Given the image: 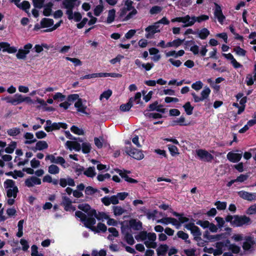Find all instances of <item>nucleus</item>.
<instances>
[{
  "instance_id": "1",
  "label": "nucleus",
  "mask_w": 256,
  "mask_h": 256,
  "mask_svg": "<svg viewBox=\"0 0 256 256\" xmlns=\"http://www.w3.org/2000/svg\"><path fill=\"white\" fill-rule=\"evenodd\" d=\"M78 0H64L62 2V8L66 9V14L69 20H74L76 22H79L82 20V16L80 12H73V10L76 6V2Z\"/></svg>"
},
{
  "instance_id": "2",
  "label": "nucleus",
  "mask_w": 256,
  "mask_h": 256,
  "mask_svg": "<svg viewBox=\"0 0 256 256\" xmlns=\"http://www.w3.org/2000/svg\"><path fill=\"white\" fill-rule=\"evenodd\" d=\"M75 216L80 219V221L84 224L85 227L92 230H96V227L94 226L96 223V220L94 216H88L82 212L78 210L75 212Z\"/></svg>"
},
{
  "instance_id": "3",
  "label": "nucleus",
  "mask_w": 256,
  "mask_h": 256,
  "mask_svg": "<svg viewBox=\"0 0 256 256\" xmlns=\"http://www.w3.org/2000/svg\"><path fill=\"white\" fill-rule=\"evenodd\" d=\"M184 228L190 231L191 234L194 236V240L198 242V246H204L205 245V243L207 242V241L203 242L200 236H202V232L200 228L195 226L194 222H190L184 224Z\"/></svg>"
},
{
  "instance_id": "4",
  "label": "nucleus",
  "mask_w": 256,
  "mask_h": 256,
  "mask_svg": "<svg viewBox=\"0 0 256 256\" xmlns=\"http://www.w3.org/2000/svg\"><path fill=\"white\" fill-rule=\"evenodd\" d=\"M127 144H129L130 146L124 148V151L126 154L138 160H142L144 158V155L141 150L132 147L130 142H128Z\"/></svg>"
},
{
  "instance_id": "5",
  "label": "nucleus",
  "mask_w": 256,
  "mask_h": 256,
  "mask_svg": "<svg viewBox=\"0 0 256 256\" xmlns=\"http://www.w3.org/2000/svg\"><path fill=\"white\" fill-rule=\"evenodd\" d=\"M251 219L245 215H234L233 220V226L240 227L244 225L248 226L252 224Z\"/></svg>"
},
{
  "instance_id": "6",
  "label": "nucleus",
  "mask_w": 256,
  "mask_h": 256,
  "mask_svg": "<svg viewBox=\"0 0 256 256\" xmlns=\"http://www.w3.org/2000/svg\"><path fill=\"white\" fill-rule=\"evenodd\" d=\"M60 128L66 129L68 124L62 122L52 123V121L48 120H46V126L44 127V130L48 132L60 130Z\"/></svg>"
},
{
  "instance_id": "7",
  "label": "nucleus",
  "mask_w": 256,
  "mask_h": 256,
  "mask_svg": "<svg viewBox=\"0 0 256 256\" xmlns=\"http://www.w3.org/2000/svg\"><path fill=\"white\" fill-rule=\"evenodd\" d=\"M211 90L210 88L208 87H204V89L201 92L200 96H198L195 92H192V96L194 98V102H202L204 100L208 98L210 94Z\"/></svg>"
},
{
  "instance_id": "8",
  "label": "nucleus",
  "mask_w": 256,
  "mask_h": 256,
  "mask_svg": "<svg viewBox=\"0 0 256 256\" xmlns=\"http://www.w3.org/2000/svg\"><path fill=\"white\" fill-rule=\"evenodd\" d=\"M196 152L200 159L204 162H210L214 158V156L205 150L199 149Z\"/></svg>"
},
{
  "instance_id": "9",
  "label": "nucleus",
  "mask_w": 256,
  "mask_h": 256,
  "mask_svg": "<svg viewBox=\"0 0 256 256\" xmlns=\"http://www.w3.org/2000/svg\"><path fill=\"white\" fill-rule=\"evenodd\" d=\"M32 98L29 96H23L22 95L19 94H16L14 95V98H12V101L10 102V104L12 105L16 106L23 102H26V103H32Z\"/></svg>"
},
{
  "instance_id": "10",
  "label": "nucleus",
  "mask_w": 256,
  "mask_h": 256,
  "mask_svg": "<svg viewBox=\"0 0 256 256\" xmlns=\"http://www.w3.org/2000/svg\"><path fill=\"white\" fill-rule=\"evenodd\" d=\"M160 24V20L156 22L154 25L149 26L145 30L148 32L146 34V37L148 38H151L152 36L156 32H160V30L158 28Z\"/></svg>"
},
{
  "instance_id": "11",
  "label": "nucleus",
  "mask_w": 256,
  "mask_h": 256,
  "mask_svg": "<svg viewBox=\"0 0 256 256\" xmlns=\"http://www.w3.org/2000/svg\"><path fill=\"white\" fill-rule=\"evenodd\" d=\"M209 19V16L206 14H202L198 16H192L191 17V20L188 23L185 24L183 27H188L192 26L196 22H201L203 21L207 20Z\"/></svg>"
},
{
  "instance_id": "12",
  "label": "nucleus",
  "mask_w": 256,
  "mask_h": 256,
  "mask_svg": "<svg viewBox=\"0 0 256 256\" xmlns=\"http://www.w3.org/2000/svg\"><path fill=\"white\" fill-rule=\"evenodd\" d=\"M20 0H11L10 2H14V4L20 9L24 10L30 16V14L29 12V9L30 7V2L27 0H24L21 4H18Z\"/></svg>"
},
{
  "instance_id": "13",
  "label": "nucleus",
  "mask_w": 256,
  "mask_h": 256,
  "mask_svg": "<svg viewBox=\"0 0 256 256\" xmlns=\"http://www.w3.org/2000/svg\"><path fill=\"white\" fill-rule=\"evenodd\" d=\"M238 196L244 200L252 202L256 200V192H248L244 190L238 192Z\"/></svg>"
},
{
  "instance_id": "14",
  "label": "nucleus",
  "mask_w": 256,
  "mask_h": 256,
  "mask_svg": "<svg viewBox=\"0 0 256 256\" xmlns=\"http://www.w3.org/2000/svg\"><path fill=\"white\" fill-rule=\"evenodd\" d=\"M215 9L214 11V16L218 18V22L220 24H222L226 18L225 16L223 14L221 6L217 3H214Z\"/></svg>"
},
{
  "instance_id": "15",
  "label": "nucleus",
  "mask_w": 256,
  "mask_h": 256,
  "mask_svg": "<svg viewBox=\"0 0 256 256\" xmlns=\"http://www.w3.org/2000/svg\"><path fill=\"white\" fill-rule=\"evenodd\" d=\"M244 240L245 241L243 242L242 248L245 251L250 250L252 246L255 244L254 238L251 236H246Z\"/></svg>"
},
{
  "instance_id": "16",
  "label": "nucleus",
  "mask_w": 256,
  "mask_h": 256,
  "mask_svg": "<svg viewBox=\"0 0 256 256\" xmlns=\"http://www.w3.org/2000/svg\"><path fill=\"white\" fill-rule=\"evenodd\" d=\"M2 49L3 52L8 54H14L17 52V48L14 46H11L7 42H0V50Z\"/></svg>"
},
{
  "instance_id": "17",
  "label": "nucleus",
  "mask_w": 256,
  "mask_h": 256,
  "mask_svg": "<svg viewBox=\"0 0 256 256\" xmlns=\"http://www.w3.org/2000/svg\"><path fill=\"white\" fill-rule=\"evenodd\" d=\"M242 154L234 153L232 152H228L226 158L228 160L232 162H238L242 158Z\"/></svg>"
},
{
  "instance_id": "18",
  "label": "nucleus",
  "mask_w": 256,
  "mask_h": 256,
  "mask_svg": "<svg viewBox=\"0 0 256 256\" xmlns=\"http://www.w3.org/2000/svg\"><path fill=\"white\" fill-rule=\"evenodd\" d=\"M66 145L70 150L74 149L76 151L79 152L81 150V146L77 142L68 140L66 143Z\"/></svg>"
},
{
  "instance_id": "19",
  "label": "nucleus",
  "mask_w": 256,
  "mask_h": 256,
  "mask_svg": "<svg viewBox=\"0 0 256 256\" xmlns=\"http://www.w3.org/2000/svg\"><path fill=\"white\" fill-rule=\"evenodd\" d=\"M89 216H94L95 218H96L98 220H100L101 219H108V216L104 212H98V214L96 211L94 209H92V210L90 212Z\"/></svg>"
},
{
  "instance_id": "20",
  "label": "nucleus",
  "mask_w": 256,
  "mask_h": 256,
  "mask_svg": "<svg viewBox=\"0 0 256 256\" xmlns=\"http://www.w3.org/2000/svg\"><path fill=\"white\" fill-rule=\"evenodd\" d=\"M48 146L46 141L39 140L36 143V147L32 148V150L34 152H36L37 150H42L44 149H46Z\"/></svg>"
},
{
  "instance_id": "21",
  "label": "nucleus",
  "mask_w": 256,
  "mask_h": 256,
  "mask_svg": "<svg viewBox=\"0 0 256 256\" xmlns=\"http://www.w3.org/2000/svg\"><path fill=\"white\" fill-rule=\"evenodd\" d=\"M129 226L134 230H140L142 228V223L140 221H136L135 219H132L129 221Z\"/></svg>"
},
{
  "instance_id": "22",
  "label": "nucleus",
  "mask_w": 256,
  "mask_h": 256,
  "mask_svg": "<svg viewBox=\"0 0 256 256\" xmlns=\"http://www.w3.org/2000/svg\"><path fill=\"white\" fill-rule=\"evenodd\" d=\"M54 21L52 18H43L40 21L42 28H50L54 25Z\"/></svg>"
},
{
  "instance_id": "23",
  "label": "nucleus",
  "mask_w": 256,
  "mask_h": 256,
  "mask_svg": "<svg viewBox=\"0 0 256 256\" xmlns=\"http://www.w3.org/2000/svg\"><path fill=\"white\" fill-rule=\"evenodd\" d=\"M72 202L70 198L67 196L62 197V205L64 206V209L66 211H70V208L72 207Z\"/></svg>"
},
{
  "instance_id": "24",
  "label": "nucleus",
  "mask_w": 256,
  "mask_h": 256,
  "mask_svg": "<svg viewBox=\"0 0 256 256\" xmlns=\"http://www.w3.org/2000/svg\"><path fill=\"white\" fill-rule=\"evenodd\" d=\"M172 214L173 216L178 217V221L180 222V226L181 224H184V222H187L189 221V218L184 216V213H178L176 212H172Z\"/></svg>"
},
{
  "instance_id": "25",
  "label": "nucleus",
  "mask_w": 256,
  "mask_h": 256,
  "mask_svg": "<svg viewBox=\"0 0 256 256\" xmlns=\"http://www.w3.org/2000/svg\"><path fill=\"white\" fill-rule=\"evenodd\" d=\"M188 124L186 122L185 118L184 116H181L179 118H178L176 120H174L172 122L171 126H175L176 125H179L180 126H188Z\"/></svg>"
},
{
  "instance_id": "26",
  "label": "nucleus",
  "mask_w": 256,
  "mask_h": 256,
  "mask_svg": "<svg viewBox=\"0 0 256 256\" xmlns=\"http://www.w3.org/2000/svg\"><path fill=\"white\" fill-rule=\"evenodd\" d=\"M78 208L80 210L86 213L88 216H89L90 212L92 210L90 206L88 204H82L78 205Z\"/></svg>"
},
{
  "instance_id": "27",
  "label": "nucleus",
  "mask_w": 256,
  "mask_h": 256,
  "mask_svg": "<svg viewBox=\"0 0 256 256\" xmlns=\"http://www.w3.org/2000/svg\"><path fill=\"white\" fill-rule=\"evenodd\" d=\"M74 106L76 108L78 109V111L79 112H81L84 114H86V106H83L82 99H78L77 102L74 104Z\"/></svg>"
},
{
  "instance_id": "28",
  "label": "nucleus",
  "mask_w": 256,
  "mask_h": 256,
  "mask_svg": "<svg viewBox=\"0 0 256 256\" xmlns=\"http://www.w3.org/2000/svg\"><path fill=\"white\" fill-rule=\"evenodd\" d=\"M24 138L28 140L24 142L25 144H31L36 142V140L34 138V134L30 132H26L24 135Z\"/></svg>"
},
{
  "instance_id": "29",
  "label": "nucleus",
  "mask_w": 256,
  "mask_h": 256,
  "mask_svg": "<svg viewBox=\"0 0 256 256\" xmlns=\"http://www.w3.org/2000/svg\"><path fill=\"white\" fill-rule=\"evenodd\" d=\"M18 192V190L17 186L14 187V188L8 189L6 192V196L8 198H10L13 197L16 198L17 196V194Z\"/></svg>"
},
{
  "instance_id": "30",
  "label": "nucleus",
  "mask_w": 256,
  "mask_h": 256,
  "mask_svg": "<svg viewBox=\"0 0 256 256\" xmlns=\"http://www.w3.org/2000/svg\"><path fill=\"white\" fill-rule=\"evenodd\" d=\"M196 32L198 34V36L202 40H206L210 34V31L206 28H203Z\"/></svg>"
},
{
  "instance_id": "31",
  "label": "nucleus",
  "mask_w": 256,
  "mask_h": 256,
  "mask_svg": "<svg viewBox=\"0 0 256 256\" xmlns=\"http://www.w3.org/2000/svg\"><path fill=\"white\" fill-rule=\"evenodd\" d=\"M116 16V10L114 9L110 10L108 12V16L106 20V23L111 24L114 20Z\"/></svg>"
},
{
  "instance_id": "32",
  "label": "nucleus",
  "mask_w": 256,
  "mask_h": 256,
  "mask_svg": "<svg viewBox=\"0 0 256 256\" xmlns=\"http://www.w3.org/2000/svg\"><path fill=\"white\" fill-rule=\"evenodd\" d=\"M185 39L180 40V38H177L174 40L172 42H168L166 44L167 46H175L178 47L180 46L182 43L184 41Z\"/></svg>"
},
{
  "instance_id": "33",
  "label": "nucleus",
  "mask_w": 256,
  "mask_h": 256,
  "mask_svg": "<svg viewBox=\"0 0 256 256\" xmlns=\"http://www.w3.org/2000/svg\"><path fill=\"white\" fill-rule=\"evenodd\" d=\"M84 174L88 177L94 178L96 174L94 167H89L84 172Z\"/></svg>"
},
{
  "instance_id": "34",
  "label": "nucleus",
  "mask_w": 256,
  "mask_h": 256,
  "mask_svg": "<svg viewBox=\"0 0 256 256\" xmlns=\"http://www.w3.org/2000/svg\"><path fill=\"white\" fill-rule=\"evenodd\" d=\"M176 236L178 238H180L183 240H184L185 242L188 244H190V240H188V234L182 230H180L177 232Z\"/></svg>"
},
{
  "instance_id": "35",
  "label": "nucleus",
  "mask_w": 256,
  "mask_h": 256,
  "mask_svg": "<svg viewBox=\"0 0 256 256\" xmlns=\"http://www.w3.org/2000/svg\"><path fill=\"white\" fill-rule=\"evenodd\" d=\"M60 168L55 164H51L48 168V172L52 174H56L60 172Z\"/></svg>"
},
{
  "instance_id": "36",
  "label": "nucleus",
  "mask_w": 256,
  "mask_h": 256,
  "mask_svg": "<svg viewBox=\"0 0 256 256\" xmlns=\"http://www.w3.org/2000/svg\"><path fill=\"white\" fill-rule=\"evenodd\" d=\"M168 150H169L170 154L172 156H174L176 155L179 154L178 150L176 146H175L174 145H172V144H168Z\"/></svg>"
},
{
  "instance_id": "37",
  "label": "nucleus",
  "mask_w": 256,
  "mask_h": 256,
  "mask_svg": "<svg viewBox=\"0 0 256 256\" xmlns=\"http://www.w3.org/2000/svg\"><path fill=\"white\" fill-rule=\"evenodd\" d=\"M16 147V142L12 141L10 142V144H9L8 146L5 148L4 151L8 154H12L13 153Z\"/></svg>"
},
{
  "instance_id": "38",
  "label": "nucleus",
  "mask_w": 256,
  "mask_h": 256,
  "mask_svg": "<svg viewBox=\"0 0 256 256\" xmlns=\"http://www.w3.org/2000/svg\"><path fill=\"white\" fill-rule=\"evenodd\" d=\"M183 108L188 115H191L192 114L194 107L191 106L190 103L189 102H186L183 106Z\"/></svg>"
},
{
  "instance_id": "39",
  "label": "nucleus",
  "mask_w": 256,
  "mask_h": 256,
  "mask_svg": "<svg viewBox=\"0 0 256 256\" xmlns=\"http://www.w3.org/2000/svg\"><path fill=\"white\" fill-rule=\"evenodd\" d=\"M107 230L106 226L103 223L99 222L98 224L97 228H96V230H94L93 232L99 233L100 232H105Z\"/></svg>"
},
{
  "instance_id": "40",
  "label": "nucleus",
  "mask_w": 256,
  "mask_h": 256,
  "mask_svg": "<svg viewBox=\"0 0 256 256\" xmlns=\"http://www.w3.org/2000/svg\"><path fill=\"white\" fill-rule=\"evenodd\" d=\"M91 145L88 142H83L82 144V150L84 154H87L91 150Z\"/></svg>"
},
{
  "instance_id": "41",
  "label": "nucleus",
  "mask_w": 256,
  "mask_h": 256,
  "mask_svg": "<svg viewBox=\"0 0 256 256\" xmlns=\"http://www.w3.org/2000/svg\"><path fill=\"white\" fill-rule=\"evenodd\" d=\"M112 210L114 214L116 216L122 215L125 211L120 206H113Z\"/></svg>"
},
{
  "instance_id": "42",
  "label": "nucleus",
  "mask_w": 256,
  "mask_h": 256,
  "mask_svg": "<svg viewBox=\"0 0 256 256\" xmlns=\"http://www.w3.org/2000/svg\"><path fill=\"white\" fill-rule=\"evenodd\" d=\"M148 111H154L156 110L158 112H160V105H158V102L157 101L150 104L148 106Z\"/></svg>"
},
{
  "instance_id": "43",
  "label": "nucleus",
  "mask_w": 256,
  "mask_h": 256,
  "mask_svg": "<svg viewBox=\"0 0 256 256\" xmlns=\"http://www.w3.org/2000/svg\"><path fill=\"white\" fill-rule=\"evenodd\" d=\"M20 132V129L18 128H10L8 130L7 133L8 135L12 136H14Z\"/></svg>"
},
{
  "instance_id": "44",
  "label": "nucleus",
  "mask_w": 256,
  "mask_h": 256,
  "mask_svg": "<svg viewBox=\"0 0 256 256\" xmlns=\"http://www.w3.org/2000/svg\"><path fill=\"white\" fill-rule=\"evenodd\" d=\"M144 116L148 118H152V119H158L160 118V112H146V111H145Z\"/></svg>"
},
{
  "instance_id": "45",
  "label": "nucleus",
  "mask_w": 256,
  "mask_h": 256,
  "mask_svg": "<svg viewBox=\"0 0 256 256\" xmlns=\"http://www.w3.org/2000/svg\"><path fill=\"white\" fill-rule=\"evenodd\" d=\"M234 51L236 54L240 56H246V50L241 48L240 46H236L234 48Z\"/></svg>"
},
{
  "instance_id": "46",
  "label": "nucleus",
  "mask_w": 256,
  "mask_h": 256,
  "mask_svg": "<svg viewBox=\"0 0 256 256\" xmlns=\"http://www.w3.org/2000/svg\"><path fill=\"white\" fill-rule=\"evenodd\" d=\"M132 104L131 102L129 100L128 102L125 104H122L120 106V110L122 112H128L132 107Z\"/></svg>"
},
{
  "instance_id": "47",
  "label": "nucleus",
  "mask_w": 256,
  "mask_h": 256,
  "mask_svg": "<svg viewBox=\"0 0 256 256\" xmlns=\"http://www.w3.org/2000/svg\"><path fill=\"white\" fill-rule=\"evenodd\" d=\"M125 240L130 245H132L134 243V240L132 234L129 232H126L124 236Z\"/></svg>"
},
{
  "instance_id": "48",
  "label": "nucleus",
  "mask_w": 256,
  "mask_h": 256,
  "mask_svg": "<svg viewBox=\"0 0 256 256\" xmlns=\"http://www.w3.org/2000/svg\"><path fill=\"white\" fill-rule=\"evenodd\" d=\"M27 54L25 50L22 49H19L16 54V56L17 58L19 60H24L26 58Z\"/></svg>"
},
{
  "instance_id": "49",
  "label": "nucleus",
  "mask_w": 256,
  "mask_h": 256,
  "mask_svg": "<svg viewBox=\"0 0 256 256\" xmlns=\"http://www.w3.org/2000/svg\"><path fill=\"white\" fill-rule=\"evenodd\" d=\"M4 186L6 188H14V187L16 186H15V182L12 180L7 179L4 182Z\"/></svg>"
},
{
  "instance_id": "50",
  "label": "nucleus",
  "mask_w": 256,
  "mask_h": 256,
  "mask_svg": "<svg viewBox=\"0 0 256 256\" xmlns=\"http://www.w3.org/2000/svg\"><path fill=\"white\" fill-rule=\"evenodd\" d=\"M228 250H231L232 254H238L240 252V248L235 244H232L229 246Z\"/></svg>"
},
{
  "instance_id": "51",
  "label": "nucleus",
  "mask_w": 256,
  "mask_h": 256,
  "mask_svg": "<svg viewBox=\"0 0 256 256\" xmlns=\"http://www.w3.org/2000/svg\"><path fill=\"white\" fill-rule=\"evenodd\" d=\"M62 22V20H60L58 22H56L54 25L53 26L52 28H50L46 30H43L42 32H52L56 29H57L59 26H60Z\"/></svg>"
},
{
  "instance_id": "52",
  "label": "nucleus",
  "mask_w": 256,
  "mask_h": 256,
  "mask_svg": "<svg viewBox=\"0 0 256 256\" xmlns=\"http://www.w3.org/2000/svg\"><path fill=\"white\" fill-rule=\"evenodd\" d=\"M104 10V6L102 4H98L96 6L95 8H94V14L98 16H99L100 14L103 12Z\"/></svg>"
},
{
  "instance_id": "53",
  "label": "nucleus",
  "mask_w": 256,
  "mask_h": 256,
  "mask_svg": "<svg viewBox=\"0 0 256 256\" xmlns=\"http://www.w3.org/2000/svg\"><path fill=\"white\" fill-rule=\"evenodd\" d=\"M70 130L73 133L76 134L78 135H82L84 134V130L82 129L78 128V126H72L70 128Z\"/></svg>"
},
{
  "instance_id": "54",
  "label": "nucleus",
  "mask_w": 256,
  "mask_h": 256,
  "mask_svg": "<svg viewBox=\"0 0 256 256\" xmlns=\"http://www.w3.org/2000/svg\"><path fill=\"white\" fill-rule=\"evenodd\" d=\"M141 94L140 92H136L134 97L130 98L129 100L131 102L132 104L134 102H136V104L142 103L140 102Z\"/></svg>"
},
{
  "instance_id": "55",
  "label": "nucleus",
  "mask_w": 256,
  "mask_h": 256,
  "mask_svg": "<svg viewBox=\"0 0 256 256\" xmlns=\"http://www.w3.org/2000/svg\"><path fill=\"white\" fill-rule=\"evenodd\" d=\"M218 210H224L226 208V202H225L217 201L214 204Z\"/></svg>"
},
{
  "instance_id": "56",
  "label": "nucleus",
  "mask_w": 256,
  "mask_h": 256,
  "mask_svg": "<svg viewBox=\"0 0 256 256\" xmlns=\"http://www.w3.org/2000/svg\"><path fill=\"white\" fill-rule=\"evenodd\" d=\"M38 248L36 245L34 244L32 246V247H31V250H32L31 256H44V254H42L38 253Z\"/></svg>"
},
{
  "instance_id": "57",
  "label": "nucleus",
  "mask_w": 256,
  "mask_h": 256,
  "mask_svg": "<svg viewBox=\"0 0 256 256\" xmlns=\"http://www.w3.org/2000/svg\"><path fill=\"white\" fill-rule=\"evenodd\" d=\"M196 224L204 228H208L210 226V222L208 220H198L196 222Z\"/></svg>"
},
{
  "instance_id": "58",
  "label": "nucleus",
  "mask_w": 256,
  "mask_h": 256,
  "mask_svg": "<svg viewBox=\"0 0 256 256\" xmlns=\"http://www.w3.org/2000/svg\"><path fill=\"white\" fill-rule=\"evenodd\" d=\"M66 59L67 60H68L72 63H74L75 66H81L82 64V62L80 60L76 58H72L70 57H66Z\"/></svg>"
},
{
  "instance_id": "59",
  "label": "nucleus",
  "mask_w": 256,
  "mask_h": 256,
  "mask_svg": "<svg viewBox=\"0 0 256 256\" xmlns=\"http://www.w3.org/2000/svg\"><path fill=\"white\" fill-rule=\"evenodd\" d=\"M203 86V84L200 80H198L192 84V88L196 90H199Z\"/></svg>"
},
{
  "instance_id": "60",
  "label": "nucleus",
  "mask_w": 256,
  "mask_h": 256,
  "mask_svg": "<svg viewBox=\"0 0 256 256\" xmlns=\"http://www.w3.org/2000/svg\"><path fill=\"white\" fill-rule=\"evenodd\" d=\"M44 0H32L34 6L35 8H41L44 6Z\"/></svg>"
},
{
  "instance_id": "61",
  "label": "nucleus",
  "mask_w": 256,
  "mask_h": 256,
  "mask_svg": "<svg viewBox=\"0 0 256 256\" xmlns=\"http://www.w3.org/2000/svg\"><path fill=\"white\" fill-rule=\"evenodd\" d=\"M98 192V190L96 188H94L90 186H88L86 188L85 193L88 195H92L94 193Z\"/></svg>"
},
{
  "instance_id": "62",
  "label": "nucleus",
  "mask_w": 256,
  "mask_h": 256,
  "mask_svg": "<svg viewBox=\"0 0 256 256\" xmlns=\"http://www.w3.org/2000/svg\"><path fill=\"white\" fill-rule=\"evenodd\" d=\"M110 174L108 173L105 174H99L97 176V179L100 182H103L106 179L110 178Z\"/></svg>"
},
{
  "instance_id": "63",
  "label": "nucleus",
  "mask_w": 256,
  "mask_h": 256,
  "mask_svg": "<svg viewBox=\"0 0 256 256\" xmlns=\"http://www.w3.org/2000/svg\"><path fill=\"white\" fill-rule=\"evenodd\" d=\"M246 214L249 215L256 214V204L250 206L246 211Z\"/></svg>"
},
{
  "instance_id": "64",
  "label": "nucleus",
  "mask_w": 256,
  "mask_h": 256,
  "mask_svg": "<svg viewBox=\"0 0 256 256\" xmlns=\"http://www.w3.org/2000/svg\"><path fill=\"white\" fill-rule=\"evenodd\" d=\"M66 98V96L60 92H56L53 96L54 100H60V102L63 101Z\"/></svg>"
}]
</instances>
